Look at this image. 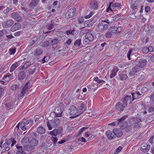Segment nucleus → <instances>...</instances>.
<instances>
[{
	"label": "nucleus",
	"mask_w": 154,
	"mask_h": 154,
	"mask_svg": "<svg viewBox=\"0 0 154 154\" xmlns=\"http://www.w3.org/2000/svg\"><path fill=\"white\" fill-rule=\"evenodd\" d=\"M37 130L38 133L40 134H43L45 133V129L42 127H38L37 128Z\"/></svg>",
	"instance_id": "36"
},
{
	"label": "nucleus",
	"mask_w": 154,
	"mask_h": 154,
	"mask_svg": "<svg viewBox=\"0 0 154 154\" xmlns=\"http://www.w3.org/2000/svg\"><path fill=\"white\" fill-rule=\"evenodd\" d=\"M140 69V68L138 65H136L133 67L129 73L131 76H133L136 73L138 72Z\"/></svg>",
	"instance_id": "11"
},
{
	"label": "nucleus",
	"mask_w": 154,
	"mask_h": 154,
	"mask_svg": "<svg viewBox=\"0 0 154 154\" xmlns=\"http://www.w3.org/2000/svg\"><path fill=\"white\" fill-rule=\"evenodd\" d=\"M124 105L121 103L118 102L116 105V109L119 111H122L123 110Z\"/></svg>",
	"instance_id": "25"
},
{
	"label": "nucleus",
	"mask_w": 154,
	"mask_h": 154,
	"mask_svg": "<svg viewBox=\"0 0 154 154\" xmlns=\"http://www.w3.org/2000/svg\"><path fill=\"white\" fill-rule=\"evenodd\" d=\"M150 10V7L148 6H146L145 7V11L147 12H148Z\"/></svg>",
	"instance_id": "64"
},
{
	"label": "nucleus",
	"mask_w": 154,
	"mask_h": 154,
	"mask_svg": "<svg viewBox=\"0 0 154 154\" xmlns=\"http://www.w3.org/2000/svg\"><path fill=\"white\" fill-rule=\"evenodd\" d=\"M131 94L133 98L132 101L134 100L135 99L138 98L139 96L136 92L132 93Z\"/></svg>",
	"instance_id": "44"
},
{
	"label": "nucleus",
	"mask_w": 154,
	"mask_h": 154,
	"mask_svg": "<svg viewBox=\"0 0 154 154\" xmlns=\"http://www.w3.org/2000/svg\"><path fill=\"white\" fill-rule=\"evenodd\" d=\"M115 1V0H113L112 2H109V5L106 10L107 12L110 13L113 11L112 9H114L116 8H121L122 6L121 4L117 2L114 3Z\"/></svg>",
	"instance_id": "3"
},
{
	"label": "nucleus",
	"mask_w": 154,
	"mask_h": 154,
	"mask_svg": "<svg viewBox=\"0 0 154 154\" xmlns=\"http://www.w3.org/2000/svg\"><path fill=\"white\" fill-rule=\"evenodd\" d=\"M14 23V21L11 19L2 23V26L4 28H8L10 27Z\"/></svg>",
	"instance_id": "7"
},
{
	"label": "nucleus",
	"mask_w": 154,
	"mask_h": 154,
	"mask_svg": "<svg viewBox=\"0 0 154 154\" xmlns=\"http://www.w3.org/2000/svg\"><path fill=\"white\" fill-rule=\"evenodd\" d=\"M108 22H109V21L107 20H105L103 22H102L104 32L106 31L109 28V23Z\"/></svg>",
	"instance_id": "21"
},
{
	"label": "nucleus",
	"mask_w": 154,
	"mask_h": 154,
	"mask_svg": "<svg viewBox=\"0 0 154 154\" xmlns=\"http://www.w3.org/2000/svg\"><path fill=\"white\" fill-rule=\"evenodd\" d=\"M112 35V34L111 31L108 32L105 35V36L107 38H110Z\"/></svg>",
	"instance_id": "50"
},
{
	"label": "nucleus",
	"mask_w": 154,
	"mask_h": 154,
	"mask_svg": "<svg viewBox=\"0 0 154 154\" xmlns=\"http://www.w3.org/2000/svg\"><path fill=\"white\" fill-rule=\"evenodd\" d=\"M119 122V119L117 121H116L115 122H114L112 123H111L110 124H109V125H119V124L118 123V122Z\"/></svg>",
	"instance_id": "58"
},
{
	"label": "nucleus",
	"mask_w": 154,
	"mask_h": 154,
	"mask_svg": "<svg viewBox=\"0 0 154 154\" xmlns=\"http://www.w3.org/2000/svg\"><path fill=\"white\" fill-rule=\"evenodd\" d=\"M39 2V0H32L29 5V6L31 8H33Z\"/></svg>",
	"instance_id": "28"
},
{
	"label": "nucleus",
	"mask_w": 154,
	"mask_h": 154,
	"mask_svg": "<svg viewBox=\"0 0 154 154\" xmlns=\"http://www.w3.org/2000/svg\"><path fill=\"white\" fill-rule=\"evenodd\" d=\"M103 27V25H102V22L99 23L98 24L97 29L98 32H104Z\"/></svg>",
	"instance_id": "39"
},
{
	"label": "nucleus",
	"mask_w": 154,
	"mask_h": 154,
	"mask_svg": "<svg viewBox=\"0 0 154 154\" xmlns=\"http://www.w3.org/2000/svg\"><path fill=\"white\" fill-rule=\"evenodd\" d=\"M33 121L32 120L30 119L26 121L25 122L26 125V127L29 129V128L32 126L33 124Z\"/></svg>",
	"instance_id": "26"
},
{
	"label": "nucleus",
	"mask_w": 154,
	"mask_h": 154,
	"mask_svg": "<svg viewBox=\"0 0 154 154\" xmlns=\"http://www.w3.org/2000/svg\"><path fill=\"white\" fill-rule=\"evenodd\" d=\"M16 52L15 48L10 49L9 50V53L11 54H14Z\"/></svg>",
	"instance_id": "55"
},
{
	"label": "nucleus",
	"mask_w": 154,
	"mask_h": 154,
	"mask_svg": "<svg viewBox=\"0 0 154 154\" xmlns=\"http://www.w3.org/2000/svg\"><path fill=\"white\" fill-rule=\"evenodd\" d=\"M76 9L74 8H72L67 12L66 14L69 18L72 17L75 14Z\"/></svg>",
	"instance_id": "12"
},
{
	"label": "nucleus",
	"mask_w": 154,
	"mask_h": 154,
	"mask_svg": "<svg viewBox=\"0 0 154 154\" xmlns=\"http://www.w3.org/2000/svg\"><path fill=\"white\" fill-rule=\"evenodd\" d=\"M69 113L72 116L70 117V118H74L78 116L81 113H79L77 109L74 106H71L69 109Z\"/></svg>",
	"instance_id": "2"
},
{
	"label": "nucleus",
	"mask_w": 154,
	"mask_h": 154,
	"mask_svg": "<svg viewBox=\"0 0 154 154\" xmlns=\"http://www.w3.org/2000/svg\"><path fill=\"white\" fill-rule=\"evenodd\" d=\"M19 88L18 86L16 85H13L11 86V88L12 90L14 91Z\"/></svg>",
	"instance_id": "54"
},
{
	"label": "nucleus",
	"mask_w": 154,
	"mask_h": 154,
	"mask_svg": "<svg viewBox=\"0 0 154 154\" xmlns=\"http://www.w3.org/2000/svg\"><path fill=\"white\" fill-rule=\"evenodd\" d=\"M51 42L52 45H54L58 43V40L57 38H55L51 40Z\"/></svg>",
	"instance_id": "47"
},
{
	"label": "nucleus",
	"mask_w": 154,
	"mask_h": 154,
	"mask_svg": "<svg viewBox=\"0 0 154 154\" xmlns=\"http://www.w3.org/2000/svg\"><path fill=\"white\" fill-rule=\"evenodd\" d=\"M93 24L92 22L90 20L85 21L84 23L85 26L88 27H90Z\"/></svg>",
	"instance_id": "35"
},
{
	"label": "nucleus",
	"mask_w": 154,
	"mask_h": 154,
	"mask_svg": "<svg viewBox=\"0 0 154 154\" xmlns=\"http://www.w3.org/2000/svg\"><path fill=\"white\" fill-rule=\"evenodd\" d=\"M148 89L146 87L142 88L141 90V92L142 93H145L147 91Z\"/></svg>",
	"instance_id": "52"
},
{
	"label": "nucleus",
	"mask_w": 154,
	"mask_h": 154,
	"mask_svg": "<svg viewBox=\"0 0 154 154\" xmlns=\"http://www.w3.org/2000/svg\"><path fill=\"white\" fill-rule=\"evenodd\" d=\"M126 117L124 116L119 119V122H118L119 124V125L120 126V128L122 129H124L126 128L127 125V123L125 121Z\"/></svg>",
	"instance_id": "5"
},
{
	"label": "nucleus",
	"mask_w": 154,
	"mask_h": 154,
	"mask_svg": "<svg viewBox=\"0 0 154 154\" xmlns=\"http://www.w3.org/2000/svg\"><path fill=\"white\" fill-rule=\"evenodd\" d=\"M23 32L22 31H20L15 32L14 35L15 36H19Z\"/></svg>",
	"instance_id": "57"
},
{
	"label": "nucleus",
	"mask_w": 154,
	"mask_h": 154,
	"mask_svg": "<svg viewBox=\"0 0 154 154\" xmlns=\"http://www.w3.org/2000/svg\"><path fill=\"white\" fill-rule=\"evenodd\" d=\"M132 127L130 125H127V126L126 127V130L127 132H128L131 131V130Z\"/></svg>",
	"instance_id": "59"
},
{
	"label": "nucleus",
	"mask_w": 154,
	"mask_h": 154,
	"mask_svg": "<svg viewBox=\"0 0 154 154\" xmlns=\"http://www.w3.org/2000/svg\"><path fill=\"white\" fill-rule=\"evenodd\" d=\"M54 112L55 113L57 117H60L62 116V112L60 107H58L56 108Z\"/></svg>",
	"instance_id": "18"
},
{
	"label": "nucleus",
	"mask_w": 154,
	"mask_h": 154,
	"mask_svg": "<svg viewBox=\"0 0 154 154\" xmlns=\"http://www.w3.org/2000/svg\"><path fill=\"white\" fill-rule=\"evenodd\" d=\"M20 27L21 25L19 23H15L11 27V30L12 32H14L20 29Z\"/></svg>",
	"instance_id": "19"
},
{
	"label": "nucleus",
	"mask_w": 154,
	"mask_h": 154,
	"mask_svg": "<svg viewBox=\"0 0 154 154\" xmlns=\"http://www.w3.org/2000/svg\"><path fill=\"white\" fill-rule=\"evenodd\" d=\"M31 62H27L24 64L23 66L24 68H27L31 65Z\"/></svg>",
	"instance_id": "51"
},
{
	"label": "nucleus",
	"mask_w": 154,
	"mask_h": 154,
	"mask_svg": "<svg viewBox=\"0 0 154 154\" xmlns=\"http://www.w3.org/2000/svg\"><path fill=\"white\" fill-rule=\"evenodd\" d=\"M81 42V39H78L76 40L74 43V46L76 47H79L80 46Z\"/></svg>",
	"instance_id": "43"
},
{
	"label": "nucleus",
	"mask_w": 154,
	"mask_h": 154,
	"mask_svg": "<svg viewBox=\"0 0 154 154\" xmlns=\"http://www.w3.org/2000/svg\"><path fill=\"white\" fill-rule=\"evenodd\" d=\"M94 80L96 82H97L98 83H105V81L102 79H99L98 77L97 76H96L95 77Z\"/></svg>",
	"instance_id": "38"
},
{
	"label": "nucleus",
	"mask_w": 154,
	"mask_h": 154,
	"mask_svg": "<svg viewBox=\"0 0 154 154\" xmlns=\"http://www.w3.org/2000/svg\"><path fill=\"white\" fill-rule=\"evenodd\" d=\"M49 57L45 56L42 60V63H44L45 62H47V61L49 60Z\"/></svg>",
	"instance_id": "46"
},
{
	"label": "nucleus",
	"mask_w": 154,
	"mask_h": 154,
	"mask_svg": "<svg viewBox=\"0 0 154 154\" xmlns=\"http://www.w3.org/2000/svg\"><path fill=\"white\" fill-rule=\"evenodd\" d=\"M29 139L27 137H24L22 139V144L23 146L26 148H28L30 146L29 145Z\"/></svg>",
	"instance_id": "15"
},
{
	"label": "nucleus",
	"mask_w": 154,
	"mask_h": 154,
	"mask_svg": "<svg viewBox=\"0 0 154 154\" xmlns=\"http://www.w3.org/2000/svg\"><path fill=\"white\" fill-rule=\"evenodd\" d=\"M106 134L108 138L110 140H112L116 138L115 135L113 131H111L109 130H108L106 131Z\"/></svg>",
	"instance_id": "13"
},
{
	"label": "nucleus",
	"mask_w": 154,
	"mask_h": 154,
	"mask_svg": "<svg viewBox=\"0 0 154 154\" xmlns=\"http://www.w3.org/2000/svg\"><path fill=\"white\" fill-rule=\"evenodd\" d=\"M90 8L93 9H96L98 8V5L97 1H92L90 5Z\"/></svg>",
	"instance_id": "23"
},
{
	"label": "nucleus",
	"mask_w": 154,
	"mask_h": 154,
	"mask_svg": "<svg viewBox=\"0 0 154 154\" xmlns=\"http://www.w3.org/2000/svg\"><path fill=\"white\" fill-rule=\"evenodd\" d=\"M18 66V64L17 63H14L12 64L11 67L10 72H12Z\"/></svg>",
	"instance_id": "37"
},
{
	"label": "nucleus",
	"mask_w": 154,
	"mask_h": 154,
	"mask_svg": "<svg viewBox=\"0 0 154 154\" xmlns=\"http://www.w3.org/2000/svg\"><path fill=\"white\" fill-rule=\"evenodd\" d=\"M17 148V149L16 152V154H25V152L22 149V147L18 146H16Z\"/></svg>",
	"instance_id": "33"
},
{
	"label": "nucleus",
	"mask_w": 154,
	"mask_h": 154,
	"mask_svg": "<svg viewBox=\"0 0 154 154\" xmlns=\"http://www.w3.org/2000/svg\"><path fill=\"white\" fill-rule=\"evenodd\" d=\"M11 17L15 19L17 21L21 22L22 20V18L20 15L17 12H14L11 14Z\"/></svg>",
	"instance_id": "10"
},
{
	"label": "nucleus",
	"mask_w": 154,
	"mask_h": 154,
	"mask_svg": "<svg viewBox=\"0 0 154 154\" xmlns=\"http://www.w3.org/2000/svg\"><path fill=\"white\" fill-rule=\"evenodd\" d=\"M132 101L131 95L126 96L124 98L123 100V104L124 107H125L127 106L128 103L130 104L132 103Z\"/></svg>",
	"instance_id": "8"
},
{
	"label": "nucleus",
	"mask_w": 154,
	"mask_h": 154,
	"mask_svg": "<svg viewBox=\"0 0 154 154\" xmlns=\"http://www.w3.org/2000/svg\"><path fill=\"white\" fill-rule=\"evenodd\" d=\"M127 78V75L125 74H120L119 75V79L121 80H125Z\"/></svg>",
	"instance_id": "40"
},
{
	"label": "nucleus",
	"mask_w": 154,
	"mask_h": 154,
	"mask_svg": "<svg viewBox=\"0 0 154 154\" xmlns=\"http://www.w3.org/2000/svg\"><path fill=\"white\" fill-rule=\"evenodd\" d=\"M26 73L24 71L20 72L18 73V78L19 80L22 81L26 77Z\"/></svg>",
	"instance_id": "17"
},
{
	"label": "nucleus",
	"mask_w": 154,
	"mask_h": 154,
	"mask_svg": "<svg viewBox=\"0 0 154 154\" xmlns=\"http://www.w3.org/2000/svg\"><path fill=\"white\" fill-rule=\"evenodd\" d=\"M121 27H116V26H112L110 29V31L113 33H116L119 32H121L122 29Z\"/></svg>",
	"instance_id": "14"
},
{
	"label": "nucleus",
	"mask_w": 154,
	"mask_h": 154,
	"mask_svg": "<svg viewBox=\"0 0 154 154\" xmlns=\"http://www.w3.org/2000/svg\"><path fill=\"white\" fill-rule=\"evenodd\" d=\"M53 24H50L48 26L47 29L49 30H51L53 29Z\"/></svg>",
	"instance_id": "62"
},
{
	"label": "nucleus",
	"mask_w": 154,
	"mask_h": 154,
	"mask_svg": "<svg viewBox=\"0 0 154 154\" xmlns=\"http://www.w3.org/2000/svg\"><path fill=\"white\" fill-rule=\"evenodd\" d=\"M60 122L59 119L56 118L52 120H48L47 123V125L48 129L51 130L53 128L57 127Z\"/></svg>",
	"instance_id": "1"
},
{
	"label": "nucleus",
	"mask_w": 154,
	"mask_h": 154,
	"mask_svg": "<svg viewBox=\"0 0 154 154\" xmlns=\"http://www.w3.org/2000/svg\"><path fill=\"white\" fill-rule=\"evenodd\" d=\"M150 146L149 144L144 143L142 144L140 149L143 152H147L150 149Z\"/></svg>",
	"instance_id": "9"
},
{
	"label": "nucleus",
	"mask_w": 154,
	"mask_h": 154,
	"mask_svg": "<svg viewBox=\"0 0 154 154\" xmlns=\"http://www.w3.org/2000/svg\"><path fill=\"white\" fill-rule=\"evenodd\" d=\"M142 51L144 54H146L149 51V50L147 47H145L142 49Z\"/></svg>",
	"instance_id": "48"
},
{
	"label": "nucleus",
	"mask_w": 154,
	"mask_h": 154,
	"mask_svg": "<svg viewBox=\"0 0 154 154\" xmlns=\"http://www.w3.org/2000/svg\"><path fill=\"white\" fill-rule=\"evenodd\" d=\"M38 39V38L37 37H35L32 38L29 40V45L31 46L32 45L34 44L36 42Z\"/></svg>",
	"instance_id": "31"
},
{
	"label": "nucleus",
	"mask_w": 154,
	"mask_h": 154,
	"mask_svg": "<svg viewBox=\"0 0 154 154\" xmlns=\"http://www.w3.org/2000/svg\"><path fill=\"white\" fill-rule=\"evenodd\" d=\"M85 37L86 39H88V41H92L94 39L93 35L90 32L87 33L85 35Z\"/></svg>",
	"instance_id": "20"
},
{
	"label": "nucleus",
	"mask_w": 154,
	"mask_h": 154,
	"mask_svg": "<svg viewBox=\"0 0 154 154\" xmlns=\"http://www.w3.org/2000/svg\"><path fill=\"white\" fill-rule=\"evenodd\" d=\"M3 30L4 31L3 32H4V34H6L8 33H9L10 32V30L9 29Z\"/></svg>",
	"instance_id": "63"
},
{
	"label": "nucleus",
	"mask_w": 154,
	"mask_h": 154,
	"mask_svg": "<svg viewBox=\"0 0 154 154\" xmlns=\"http://www.w3.org/2000/svg\"><path fill=\"white\" fill-rule=\"evenodd\" d=\"M140 7L139 5L133 4L131 6V8L134 10L137 9L139 8Z\"/></svg>",
	"instance_id": "45"
},
{
	"label": "nucleus",
	"mask_w": 154,
	"mask_h": 154,
	"mask_svg": "<svg viewBox=\"0 0 154 154\" xmlns=\"http://www.w3.org/2000/svg\"><path fill=\"white\" fill-rule=\"evenodd\" d=\"M147 62V61L144 59H140L139 61V65L138 66L140 68H143L146 66Z\"/></svg>",
	"instance_id": "22"
},
{
	"label": "nucleus",
	"mask_w": 154,
	"mask_h": 154,
	"mask_svg": "<svg viewBox=\"0 0 154 154\" xmlns=\"http://www.w3.org/2000/svg\"><path fill=\"white\" fill-rule=\"evenodd\" d=\"M31 81H28L22 88L20 92L18 94V97H21L24 96L26 93L28 91L30 85Z\"/></svg>",
	"instance_id": "4"
},
{
	"label": "nucleus",
	"mask_w": 154,
	"mask_h": 154,
	"mask_svg": "<svg viewBox=\"0 0 154 154\" xmlns=\"http://www.w3.org/2000/svg\"><path fill=\"white\" fill-rule=\"evenodd\" d=\"M51 140L55 145L57 141V139L56 137H52L51 138Z\"/></svg>",
	"instance_id": "61"
},
{
	"label": "nucleus",
	"mask_w": 154,
	"mask_h": 154,
	"mask_svg": "<svg viewBox=\"0 0 154 154\" xmlns=\"http://www.w3.org/2000/svg\"><path fill=\"white\" fill-rule=\"evenodd\" d=\"M148 111L149 112H154V107L150 106Z\"/></svg>",
	"instance_id": "60"
},
{
	"label": "nucleus",
	"mask_w": 154,
	"mask_h": 154,
	"mask_svg": "<svg viewBox=\"0 0 154 154\" xmlns=\"http://www.w3.org/2000/svg\"><path fill=\"white\" fill-rule=\"evenodd\" d=\"M119 69L117 68H115L114 69L111 71V73L109 77L110 78H112L115 77L117 73V72L118 71Z\"/></svg>",
	"instance_id": "32"
},
{
	"label": "nucleus",
	"mask_w": 154,
	"mask_h": 154,
	"mask_svg": "<svg viewBox=\"0 0 154 154\" xmlns=\"http://www.w3.org/2000/svg\"><path fill=\"white\" fill-rule=\"evenodd\" d=\"M132 51V50L130 49L129 50L127 54V56L129 60H130L131 59L130 58V56Z\"/></svg>",
	"instance_id": "56"
},
{
	"label": "nucleus",
	"mask_w": 154,
	"mask_h": 154,
	"mask_svg": "<svg viewBox=\"0 0 154 154\" xmlns=\"http://www.w3.org/2000/svg\"><path fill=\"white\" fill-rule=\"evenodd\" d=\"M78 20L79 23L81 24L84 21V20L83 17H79L78 18Z\"/></svg>",
	"instance_id": "49"
},
{
	"label": "nucleus",
	"mask_w": 154,
	"mask_h": 154,
	"mask_svg": "<svg viewBox=\"0 0 154 154\" xmlns=\"http://www.w3.org/2000/svg\"><path fill=\"white\" fill-rule=\"evenodd\" d=\"M36 66L35 65H32L31 66L30 69L29 71V74L32 75L33 74L36 69Z\"/></svg>",
	"instance_id": "30"
},
{
	"label": "nucleus",
	"mask_w": 154,
	"mask_h": 154,
	"mask_svg": "<svg viewBox=\"0 0 154 154\" xmlns=\"http://www.w3.org/2000/svg\"><path fill=\"white\" fill-rule=\"evenodd\" d=\"M63 129L61 127H60L57 129H55L50 133V134L51 136H56L57 135H61L62 133Z\"/></svg>",
	"instance_id": "6"
},
{
	"label": "nucleus",
	"mask_w": 154,
	"mask_h": 154,
	"mask_svg": "<svg viewBox=\"0 0 154 154\" xmlns=\"http://www.w3.org/2000/svg\"><path fill=\"white\" fill-rule=\"evenodd\" d=\"M29 143L31 146H36L38 144V141L35 139H32L30 141Z\"/></svg>",
	"instance_id": "34"
},
{
	"label": "nucleus",
	"mask_w": 154,
	"mask_h": 154,
	"mask_svg": "<svg viewBox=\"0 0 154 154\" xmlns=\"http://www.w3.org/2000/svg\"><path fill=\"white\" fill-rule=\"evenodd\" d=\"M12 142V141L10 139L6 140L5 142L3 144L2 146L3 148L6 149H9V146Z\"/></svg>",
	"instance_id": "24"
},
{
	"label": "nucleus",
	"mask_w": 154,
	"mask_h": 154,
	"mask_svg": "<svg viewBox=\"0 0 154 154\" xmlns=\"http://www.w3.org/2000/svg\"><path fill=\"white\" fill-rule=\"evenodd\" d=\"M13 77L12 74H11L9 73H8L4 76V78L3 79L4 80H5L7 81H9L12 79Z\"/></svg>",
	"instance_id": "27"
},
{
	"label": "nucleus",
	"mask_w": 154,
	"mask_h": 154,
	"mask_svg": "<svg viewBox=\"0 0 154 154\" xmlns=\"http://www.w3.org/2000/svg\"><path fill=\"white\" fill-rule=\"evenodd\" d=\"M43 52V50L42 49L40 48H38L36 49L34 53L35 56H37L42 54Z\"/></svg>",
	"instance_id": "29"
},
{
	"label": "nucleus",
	"mask_w": 154,
	"mask_h": 154,
	"mask_svg": "<svg viewBox=\"0 0 154 154\" xmlns=\"http://www.w3.org/2000/svg\"><path fill=\"white\" fill-rule=\"evenodd\" d=\"M113 131L114 132L116 137H120L123 135V132L120 129L114 128L113 129Z\"/></svg>",
	"instance_id": "16"
},
{
	"label": "nucleus",
	"mask_w": 154,
	"mask_h": 154,
	"mask_svg": "<svg viewBox=\"0 0 154 154\" xmlns=\"http://www.w3.org/2000/svg\"><path fill=\"white\" fill-rule=\"evenodd\" d=\"M40 43L41 44V46L42 47L48 46L49 45V42L47 41H45L44 42L41 43Z\"/></svg>",
	"instance_id": "42"
},
{
	"label": "nucleus",
	"mask_w": 154,
	"mask_h": 154,
	"mask_svg": "<svg viewBox=\"0 0 154 154\" xmlns=\"http://www.w3.org/2000/svg\"><path fill=\"white\" fill-rule=\"evenodd\" d=\"M88 128V127H84L81 128L79 131V134H81L82 132L85 131L86 129Z\"/></svg>",
	"instance_id": "53"
},
{
	"label": "nucleus",
	"mask_w": 154,
	"mask_h": 154,
	"mask_svg": "<svg viewBox=\"0 0 154 154\" xmlns=\"http://www.w3.org/2000/svg\"><path fill=\"white\" fill-rule=\"evenodd\" d=\"M145 77V74L144 73H140L138 76V79L140 81H142L143 80Z\"/></svg>",
	"instance_id": "41"
}]
</instances>
